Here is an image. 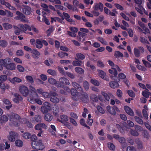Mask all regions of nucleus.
I'll list each match as a JSON object with an SVG mask.
<instances>
[{
    "label": "nucleus",
    "mask_w": 151,
    "mask_h": 151,
    "mask_svg": "<svg viewBox=\"0 0 151 151\" xmlns=\"http://www.w3.org/2000/svg\"><path fill=\"white\" fill-rule=\"evenodd\" d=\"M48 81L50 84L54 85L56 83V80L52 78H49L48 79Z\"/></svg>",
    "instance_id": "0e129e2a"
},
{
    "label": "nucleus",
    "mask_w": 151,
    "mask_h": 151,
    "mask_svg": "<svg viewBox=\"0 0 151 151\" xmlns=\"http://www.w3.org/2000/svg\"><path fill=\"white\" fill-rule=\"evenodd\" d=\"M41 6L44 8L43 10L49 13L50 12V10L48 9V6L46 4L41 3Z\"/></svg>",
    "instance_id": "7c9ffc66"
},
{
    "label": "nucleus",
    "mask_w": 151,
    "mask_h": 151,
    "mask_svg": "<svg viewBox=\"0 0 151 151\" xmlns=\"http://www.w3.org/2000/svg\"><path fill=\"white\" fill-rule=\"evenodd\" d=\"M52 119V116L50 114H47L45 115V120L47 122H50Z\"/></svg>",
    "instance_id": "cd10ccee"
},
{
    "label": "nucleus",
    "mask_w": 151,
    "mask_h": 151,
    "mask_svg": "<svg viewBox=\"0 0 151 151\" xmlns=\"http://www.w3.org/2000/svg\"><path fill=\"white\" fill-rule=\"evenodd\" d=\"M14 28L15 29V30L14 31V33L15 34L17 35H19L20 34V32H21V29L15 26Z\"/></svg>",
    "instance_id": "603ef678"
},
{
    "label": "nucleus",
    "mask_w": 151,
    "mask_h": 151,
    "mask_svg": "<svg viewBox=\"0 0 151 151\" xmlns=\"http://www.w3.org/2000/svg\"><path fill=\"white\" fill-rule=\"evenodd\" d=\"M91 83L94 85L98 86L99 85V83L97 80L92 79L91 80Z\"/></svg>",
    "instance_id": "680f3d73"
},
{
    "label": "nucleus",
    "mask_w": 151,
    "mask_h": 151,
    "mask_svg": "<svg viewBox=\"0 0 151 151\" xmlns=\"http://www.w3.org/2000/svg\"><path fill=\"white\" fill-rule=\"evenodd\" d=\"M101 94L104 96L105 99L107 101H109L110 99V97L106 93L102 91L101 92Z\"/></svg>",
    "instance_id": "49530a36"
},
{
    "label": "nucleus",
    "mask_w": 151,
    "mask_h": 151,
    "mask_svg": "<svg viewBox=\"0 0 151 151\" xmlns=\"http://www.w3.org/2000/svg\"><path fill=\"white\" fill-rule=\"evenodd\" d=\"M26 80L29 83H33L34 81L33 79L31 76H27L25 77Z\"/></svg>",
    "instance_id": "4c0bfd02"
},
{
    "label": "nucleus",
    "mask_w": 151,
    "mask_h": 151,
    "mask_svg": "<svg viewBox=\"0 0 151 151\" xmlns=\"http://www.w3.org/2000/svg\"><path fill=\"white\" fill-rule=\"evenodd\" d=\"M137 67L139 70L143 71H145L147 70L146 68L145 67L140 65H137Z\"/></svg>",
    "instance_id": "338daca9"
},
{
    "label": "nucleus",
    "mask_w": 151,
    "mask_h": 151,
    "mask_svg": "<svg viewBox=\"0 0 151 151\" xmlns=\"http://www.w3.org/2000/svg\"><path fill=\"white\" fill-rule=\"evenodd\" d=\"M8 45V43L6 41L4 40H0V45L3 47H6Z\"/></svg>",
    "instance_id": "c03bdc74"
},
{
    "label": "nucleus",
    "mask_w": 151,
    "mask_h": 151,
    "mask_svg": "<svg viewBox=\"0 0 151 151\" xmlns=\"http://www.w3.org/2000/svg\"><path fill=\"white\" fill-rule=\"evenodd\" d=\"M140 42L143 44L146 43L148 44H150L149 42L145 38L142 37H140Z\"/></svg>",
    "instance_id": "8fccbe9b"
},
{
    "label": "nucleus",
    "mask_w": 151,
    "mask_h": 151,
    "mask_svg": "<svg viewBox=\"0 0 151 151\" xmlns=\"http://www.w3.org/2000/svg\"><path fill=\"white\" fill-rule=\"evenodd\" d=\"M54 29V27L53 26H51L46 31V33H47V36H50L51 34L53 32Z\"/></svg>",
    "instance_id": "f704fd0d"
},
{
    "label": "nucleus",
    "mask_w": 151,
    "mask_h": 151,
    "mask_svg": "<svg viewBox=\"0 0 151 151\" xmlns=\"http://www.w3.org/2000/svg\"><path fill=\"white\" fill-rule=\"evenodd\" d=\"M72 86L78 91H83V89L80 85L76 82H73L72 83Z\"/></svg>",
    "instance_id": "6ab92c4d"
},
{
    "label": "nucleus",
    "mask_w": 151,
    "mask_h": 151,
    "mask_svg": "<svg viewBox=\"0 0 151 151\" xmlns=\"http://www.w3.org/2000/svg\"><path fill=\"white\" fill-rule=\"evenodd\" d=\"M135 9L138 12L141 14H143V11L145 10V9L142 6L140 5H138L137 7H136Z\"/></svg>",
    "instance_id": "b1692460"
},
{
    "label": "nucleus",
    "mask_w": 151,
    "mask_h": 151,
    "mask_svg": "<svg viewBox=\"0 0 151 151\" xmlns=\"http://www.w3.org/2000/svg\"><path fill=\"white\" fill-rule=\"evenodd\" d=\"M6 14L5 16H6L7 17H12L13 16V14L10 11L6 10Z\"/></svg>",
    "instance_id": "e2e57ef3"
},
{
    "label": "nucleus",
    "mask_w": 151,
    "mask_h": 151,
    "mask_svg": "<svg viewBox=\"0 0 151 151\" xmlns=\"http://www.w3.org/2000/svg\"><path fill=\"white\" fill-rule=\"evenodd\" d=\"M80 98L83 101L85 102L88 99V97L87 94L83 92L80 96Z\"/></svg>",
    "instance_id": "2eb2a0df"
},
{
    "label": "nucleus",
    "mask_w": 151,
    "mask_h": 151,
    "mask_svg": "<svg viewBox=\"0 0 151 151\" xmlns=\"http://www.w3.org/2000/svg\"><path fill=\"white\" fill-rule=\"evenodd\" d=\"M8 117L5 115L1 116L0 119V123L2 124L3 123L5 122L8 121Z\"/></svg>",
    "instance_id": "a878e982"
},
{
    "label": "nucleus",
    "mask_w": 151,
    "mask_h": 151,
    "mask_svg": "<svg viewBox=\"0 0 151 151\" xmlns=\"http://www.w3.org/2000/svg\"><path fill=\"white\" fill-rule=\"evenodd\" d=\"M14 96L15 98L13 99V100L14 102L17 104L19 103V101H22L23 100L22 97L17 93H15L14 94Z\"/></svg>",
    "instance_id": "9d476101"
},
{
    "label": "nucleus",
    "mask_w": 151,
    "mask_h": 151,
    "mask_svg": "<svg viewBox=\"0 0 151 151\" xmlns=\"http://www.w3.org/2000/svg\"><path fill=\"white\" fill-rule=\"evenodd\" d=\"M99 76L103 79L107 80V78L106 75V73L103 70H98Z\"/></svg>",
    "instance_id": "f8f14e48"
},
{
    "label": "nucleus",
    "mask_w": 151,
    "mask_h": 151,
    "mask_svg": "<svg viewBox=\"0 0 151 151\" xmlns=\"http://www.w3.org/2000/svg\"><path fill=\"white\" fill-rule=\"evenodd\" d=\"M109 72L111 74L113 75L114 76H111V78H113V77H116L118 73L116 68H114L112 67L111 69L109 70Z\"/></svg>",
    "instance_id": "4468645a"
},
{
    "label": "nucleus",
    "mask_w": 151,
    "mask_h": 151,
    "mask_svg": "<svg viewBox=\"0 0 151 151\" xmlns=\"http://www.w3.org/2000/svg\"><path fill=\"white\" fill-rule=\"evenodd\" d=\"M58 55L61 58H63L65 56H68V54L65 52H60L58 53Z\"/></svg>",
    "instance_id": "79ce46f5"
},
{
    "label": "nucleus",
    "mask_w": 151,
    "mask_h": 151,
    "mask_svg": "<svg viewBox=\"0 0 151 151\" xmlns=\"http://www.w3.org/2000/svg\"><path fill=\"white\" fill-rule=\"evenodd\" d=\"M5 67L7 69L10 70H15V67L14 64L13 63H8Z\"/></svg>",
    "instance_id": "393cba45"
},
{
    "label": "nucleus",
    "mask_w": 151,
    "mask_h": 151,
    "mask_svg": "<svg viewBox=\"0 0 151 151\" xmlns=\"http://www.w3.org/2000/svg\"><path fill=\"white\" fill-rule=\"evenodd\" d=\"M109 86L112 88H115L119 87V84L116 81H111L109 83Z\"/></svg>",
    "instance_id": "412c9836"
},
{
    "label": "nucleus",
    "mask_w": 151,
    "mask_h": 151,
    "mask_svg": "<svg viewBox=\"0 0 151 151\" xmlns=\"http://www.w3.org/2000/svg\"><path fill=\"white\" fill-rule=\"evenodd\" d=\"M47 72L48 73L53 76H55L57 74L55 70L51 69L48 70Z\"/></svg>",
    "instance_id": "58836bf2"
},
{
    "label": "nucleus",
    "mask_w": 151,
    "mask_h": 151,
    "mask_svg": "<svg viewBox=\"0 0 151 151\" xmlns=\"http://www.w3.org/2000/svg\"><path fill=\"white\" fill-rule=\"evenodd\" d=\"M82 61L80 60H74L72 64L73 66H81Z\"/></svg>",
    "instance_id": "c9c22d12"
},
{
    "label": "nucleus",
    "mask_w": 151,
    "mask_h": 151,
    "mask_svg": "<svg viewBox=\"0 0 151 151\" xmlns=\"http://www.w3.org/2000/svg\"><path fill=\"white\" fill-rule=\"evenodd\" d=\"M116 111L117 112H119L120 110L117 106H114L111 108V111H109V113L112 115H115L116 113Z\"/></svg>",
    "instance_id": "a211bd4d"
},
{
    "label": "nucleus",
    "mask_w": 151,
    "mask_h": 151,
    "mask_svg": "<svg viewBox=\"0 0 151 151\" xmlns=\"http://www.w3.org/2000/svg\"><path fill=\"white\" fill-rule=\"evenodd\" d=\"M20 93L24 96H29L30 97V100L32 101L34 99L37 97V94L36 92V90L34 88H32V91L29 90L27 87L24 86H21L19 88Z\"/></svg>",
    "instance_id": "f257e3e1"
},
{
    "label": "nucleus",
    "mask_w": 151,
    "mask_h": 151,
    "mask_svg": "<svg viewBox=\"0 0 151 151\" xmlns=\"http://www.w3.org/2000/svg\"><path fill=\"white\" fill-rule=\"evenodd\" d=\"M23 137L25 139H28L31 137V135L29 132H25L23 134Z\"/></svg>",
    "instance_id": "13d9d810"
},
{
    "label": "nucleus",
    "mask_w": 151,
    "mask_h": 151,
    "mask_svg": "<svg viewBox=\"0 0 151 151\" xmlns=\"http://www.w3.org/2000/svg\"><path fill=\"white\" fill-rule=\"evenodd\" d=\"M31 8L27 6L23 9L24 13L26 15H29L30 14Z\"/></svg>",
    "instance_id": "c756f323"
},
{
    "label": "nucleus",
    "mask_w": 151,
    "mask_h": 151,
    "mask_svg": "<svg viewBox=\"0 0 151 151\" xmlns=\"http://www.w3.org/2000/svg\"><path fill=\"white\" fill-rule=\"evenodd\" d=\"M35 128L36 130L42 131V128L46 129L47 128V126L44 123H40L36 124L35 126Z\"/></svg>",
    "instance_id": "0eeeda50"
},
{
    "label": "nucleus",
    "mask_w": 151,
    "mask_h": 151,
    "mask_svg": "<svg viewBox=\"0 0 151 151\" xmlns=\"http://www.w3.org/2000/svg\"><path fill=\"white\" fill-rule=\"evenodd\" d=\"M16 14L17 15V18L18 20H20L21 21H25L24 19L25 17V16L22 13L19 11H17Z\"/></svg>",
    "instance_id": "dca6fc26"
},
{
    "label": "nucleus",
    "mask_w": 151,
    "mask_h": 151,
    "mask_svg": "<svg viewBox=\"0 0 151 151\" xmlns=\"http://www.w3.org/2000/svg\"><path fill=\"white\" fill-rule=\"evenodd\" d=\"M31 145L33 148L36 150H42L44 148V145L42 143L41 140H39L38 141H32L31 143Z\"/></svg>",
    "instance_id": "f03ea898"
},
{
    "label": "nucleus",
    "mask_w": 151,
    "mask_h": 151,
    "mask_svg": "<svg viewBox=\"0 0 151 151\" xmlns=\"http://www.w3.org/2000/svg\"><path fill=\"white\" fill-rule=\"evenodd\" d=\"M91 100L94 102H97L98 101V99L96 95L94 94H92L91 96Z\"/></svg>",
    "instance_id": "37998d69"
},
{
    "label": "nucleus",
    "mask_w": 151,
    "mask_h": 151,
    "mask_svg": "<svg viewBox=\"0 0 151 151\" xmlns=\"http://www.w3.org/2000/svg\"><path fill=\"white\" fill-rule=\"evenodd\" d=\"M19 27L22 29L23 31H26L27 30L29 31L31 30V28L30 26L28 24H20Z\"/></svg>",
    "instance_id": "ddd939ff"
},
{
    "label": "nucleus",
    "mask_w": 151,
    "mask_h": 151,
    "mask_svg": "<svg viewBox=\"0 0 151 151\" xmlns=\"http://www.w3.org/2000/svg\"><path fill=\"white\" fill-rule=\"evenodd\" d=\"M116 126L119 131L121 133L124 132V127L123 126L120 125L118 124H116Z\"/></svg>",
    "instance_id": "2f4dec72"
},
{
    "label": "nucleus",
    "mask_w": 151,
    "mask_h": 151,
    "mask_svg": "<svg viewBox=\"0 0 151 151\" xmlns=\"http://www.w3.org/2000/svg\"><path fill=\"white\" fill-rule=\"evenodd\" d=\"M18 136V134L17 133L11 131L9 132V135L8 136V139L11 142H14L15 140Z\"/></svg>",
    "instance_id": "423d86ee"
},
{
    "label": "nucleus",
    "mask_w": 151,
    "mask_h": 151,
    "mask_svg": "<svg viewBox=\"0 0 151 151\" xmlns=\"http://www.w3.org/2000/svg\"><path fill=\"white\" fill-rule=\"evenodd\" d=\"M3 25L4 28L6 29H10L12 27V25L8 23H4Z\"/></svg>",
    "instance_id": "e433bc0d"
},
{
    "label": "nucleus",
    "mask_w": 151,
    "mask_h": 151,
    "mask_svg": "<svg viewBox=\"0 0 151 151\" xmlns=\"http://www.w3.org/2000/svg\"><path fill=\"white\" fill-rule=\"evenodd\" d=\"M134 52L136 57L139 58L140 57L141 54L139 50L138 49L136 48H134Z\"/></svg>",
    "instance_id": "c85d7f7f"
},
{
    "label": "nucleus",
    "mask_w": 151,
    "mask_h": 151,
    "mask_svg": "<svg viewBox=\"0 0 151 151\" xmlns=\"http://www.w3.org/2000/svg\"><path fill=\"white\" fill-rule=\"evenodd\" d=\"M51 109L50 104L47 102H45L41 108L42 112L44 113H47Z\"/></svg>",
    "instance_id": "7ed1b4c3"
},
{
    "label": "nucleus",
    "mask_w": 151,
    "mask_h": 151,
    "mask_svg": "<svg viewBox=\"0 0 151 151\" xmlns=\"http://www.w3.org/2000/svg\"><path fill=\"white\" fill-rule=\"evenodd\" d=\"M77 91L78 90L76 89H72L70 91L71 94L74 96H77L78 94Z\"/></svg>",
    "instance_id": "ea45409f"
},
{
    "label": "nucleus",
    "mask_w": 151,
    "mask_h": 151,
    "mask_svg": "<svg viewBox=\"0 0 151 151\" xmlns=\"http://www.w3.org/2000/svg\"><path fill=\"white\" fill-rule=\"evenodd\" d=\"M52 110H53V113L55 115L58 114L59 110V108L57 105H55L52 107Z\"/></svg>",
    "instance_id": "bf43d9fd"
},
{
    "label": "nucleus",
    "mask_w": 151,
    "mask_h": 151,
    "mask_svg": "<svg viewBox=\"0 0 151 151\" xmlns=\"http://www.w3.org/2000/svg\"><path fill=\"white\" fill-rule=\"evenodd\" d=\"M17 70L20 72H23L24 70V68L22 65H18L17 66Z\"/></svg>",
    "instance_id": "774afa93"
},
{
    "label": "nucleus",
    "mask_w": 151,
    "mask_h": 151,
    "mask_svg": "<svg viewBox=\"0 0 151 151\" xmlns=\"http://www.w3.org/2000/svg\"><path fill=\"white\" fill-rule=\"evenodd\" d=\"M63 16L65 17V20L68 22H74L75 21L72 19H70V16L69 15L68 13L63 12Z\"/></svg>",
    "instance_id": "aec40b11"
},
{
    "label": "nucleus",
    "mask_w": 151,
    "mask_h": 151,
    "mask_svg": "<svg viewBox=\"0 0 151 151\" xmlns=\"http://www.w3.org/2000/svg\"><path fill=\"white\" fill-rule=\"evenodd\" d=\"M114 56L116 58H123L124 57L122 53L118 51H115L114 54Z\"/></svg>",
    "instance_id": "473e14b6"
},
{
    "label": "nucleus",
    "mask_w": 151,
    "mask_h": 151,
    "mask_svg": "<svg viewBox=\"0 0 151 151\" xmlns=\"http://www.w3.org/2000/svg\"><path fill=\"white\" fill-rule=\"evenodd\" d=\"M96 108L97 110L99 111L100 113L102 114H104L105 113V111L100 106H97L96 107Z\"/></svg>",
    "instance_id": "3c124183"
},
{
    "label": "nucleus",
    "mask_w": 151,
    "mask_h": 151,
    "mask_svg": "<svg viewBox=\"0 0 151 151\" xmlns=\"http://www.w3.org/2000/svg\"><path fill=\"white\" fill-rule=\"evenodd\" d=\"M10 121H14V120H19L21 119V116L18 114L14 112L11 113L8 116Z\"/></svg>",
    "instance_id": "39448f33"
},
{
    "label": "nucleus",
    "mask_w": 151,
    "mask_h": 151,
    "mask_svg": "<svg viewBox=\"0 0 151 151\" xmlns=\"http://www.w3.org/2000/svg\"><path fill=\"white\" fill-rule=\"evenodd\" d=\"M83 86L86 91L88 90L89 87V84L86 81H84L83 82Z\"/></svg>",
    "instance_id": "a19ab883"
},
{
    "label": "nucleus",
    "mask_w": 151,
    "mask_h": 151,
    "mask_svg": "<svg viewBox=\"0 0 151 151\" xmlns=\"http://www.w3.org/2000/svg\"><path fill=\"white\" fill-rule=\"evenodd\" d=\"M142 114L144 118L146 119H147L148 118L147 113L146 110L143 109L142 110Z\"/></svg>",
    "instance_id": "4d7b16f0"
},
{
    "label": "nucleus",
    "mask_w": 151,
    "mask_h": 151,
    "mask_svg": "<svg viewBox=\"0 0 151 151\" xmlns=\"http://www.w3.org/2000/svg\"><path fill=\"white\" fill-rule=\"evenodd\" d=\"M59 81L63 87L64 86V85H68L70 84V82L69 80L67 78L64 77H61L59 79Z\"/></svg>",
    "instance_id": "9b49d317"
},
{
    "label": "nucleus",
    "mask_w": 151,
    "mask_h": 151,
    "mask_svg": "<svg viewBox=\"0 0 151 151\" xmlns=\"http://www.w3.org/2000/svg\"><path fill=\"white\" fill-rule=\"evenodd\" d=\"M60 118L64 122H67L68 120V116L65 115H61L60 116Z\"/></svg>",
    "instance_id": "052dcab7"
},
{
    "label": "nucleus",
    "mask_w": 151,
    "mask_h": 151,
    "mask_svg": "<svg viewBox=\"0 0 151 151\" xmlns=\"http://www.w3.org/2000/svg\"><path fill=\"white\" fill-rule=\"evenodd\" d=\"M127 93L131 97L133 98L135 97V94L131 90H129L127 91Z\"/></svg>",
    "instance_id": "69168bd1"
},
{
    "label": "nucleus",
    "mask_w": 151,
    "mask_h": 151,
    "mask_svg": "<svg viewBox=\"0 0 151 151\" xmlns=\"http://www.w3.org/2000/svg\"><path fill=\"white\" fill-rule=\"evenodd\" d=\"M58 94L55 92H51V96L50 97V101L52 103L57 104L59 101V99L57 97Z\"/></svg>",
    "instance_id": "20e7f679"
},
{
    "label": "nucleus",
    "mask_w": 151,
    "mask_h": 151,
    "mask_svg": "<svg viewBox=\"0 0 151 151\" xmlns=\"http://www.w3.org/2000/svg\"><path fill=\"white\" fill-rule=\"evenodd\" d=\"M11 62V60L9 58H7L4 59H1V64H3L5 67L6 66V65L8 64V63H10Z\"/></svg>",
    "instance_id": "f3484780"
},
{
    "label": "nucleus",
    "mask_w": 151,
    "mask_h": 151,
    "mask_svg": "<svg viewBox=\"0 0 151 151\" xmlns=\"http://www.w3.org/2000/svg\"><path fill=\"white\" fill-rule=\"evenodd\" d=\"M108 146L110 150H115V146L112 143H108Z\"/></svg>",
    "instance_id": "de8ad7c7"
},
{
    "label": "nucleus",
    "mask_w": 151,
    "mask_h": 151,
    "mask_svg": "<svg viewBox=\"0 0 151 151\" xmlns=\"http://www.w3.org/2000/svg\"><path fill=\"white\" fill-rule=\"evenodd\" d=\"M16 145L19 147H22L23 145V142L20 140H16L15 142Z\"/></svg>",
    "instance_id": "864d4df0"
},
{
    "label": "nucleus",
    "mask_w": 151,
    "mask_h": 151,
    "mask_svg": "<svg viewBox=\"0 0 151 151\" xmlns=\"http://www.w3.org/2000/svg\"><path fill=\"white\" fill-rule=\"evenodd\" d=\"M32 53L35 55V58H38V56L40 55V52L38 51L35 50H32Z\"/></svg>",
    "instance_id": "6e6d98bb"
},
{
    "label": "nucleus",
    "mask_w": 151,
    "mask_h": 151,
    "mask_svg": "<svg viewBox=\"0 0 151 151\" xmlns=\"http://www.w3.org/2000/svg\"><path fill=\"white\" fill-rule=\"evenodd\" d=\"M93 8L95 11H98L99 9L100 12H102L103 9V5L101 2L95 3L94 4Z\"/></svg>",
    "instance_id": "6e6552de"
},
{
    "label": "nucleus",
    "mask_w": 151,
    "mask_h": 151,
    "mask_svg": "<svg viewBox=\"0 0 151 151\" xmlns=\"http://www.w3.org/2000/svg\"><path fill=\"white\" fill-rule=\"evenodd\" d=\"M76 58H75V59L76 60H83L85 58V56L84 55L80 52L76 53Z\"/></svg>",
    "instance_id": "4be33fe9"
},
{
    "label": "nucleus",
    "mask_w": 151,
    "mask_h": 151,
    "mask_svg": "<svg viewBox=\"0 0 151 151\" xmlns=\"http://www.w3.org/2000/svg\"><path fill=\"white\" fill-rule=\"evenodd\" d=\"M126 76L124 73H119L118 75V79L119 80H120V79H124L126 78Z\"/></svg>",
    "instance_id": "a18cd8bd"
},
{
    "label": "nucleus",
    "mask_w": 151,
    "mask_h": 151,
    "mask_svg": "<svg viewBox=\"0 0 151 151\" xmlns=\"http://www.w3.org/2000/svg\"><path fill=\"white\" fill-rule=\"evenodd\" d=\"M134 118L135 121L141 125L143 124L144 122L142 119L140 118L137 116H135Z\"/></svg>",
    "instance_id": "72a5a7b5"
},
{
    "label": "nucleus",
    "mask_w": 151,
    "mask_h": 151,
    "mask_svg": "<svg viewBox=\"0 0 151 151\" xmlns=\"http://www.w3.org/2000/svg\"><path fill=\"white\" fill-rule=\"evenodd\" d=\"M142 62L146 67L148 68H151V64L150 63L144 60H142Z\"/></svg>",
    "instance_id": "09e8293b"
},
{
    "label": "nucleus",
    "mask_w": 151,
    "mask_h": 151,
    "mask_svg": "<svg viewBox=\"0 0 151 151\" xmlns=\"http://www.w3.org/2000/svg\"><path fill=\"white\" fill-rule=\"evenodd\" d=\"M42 118L41 115H36L31 119V121L32 123L40 122H42Z\"/></svg>",
    "instance_id": "1a4fd4ad"
},
{
    "label": "nucleus",
    "mask_w": 151,
    "mask_h": 151,
    "mask_svg": "<svg viewBox=\"0 0 151 151\" xmlns=\"http://www.w3.org/2000/svg\"><path fill=\"white\" fill-rule=\"evenodd\" d=\"M36 47L39 49L41 48L43 46L42 40L37 39L35 43Z\"/></svg>",
    "instance_id": "5701e85b"
},
{
    "label": "nucleus",
    "mask_w": 151,
    "mask_h": 151,
    "mask_svg": "<svg viewBox=\"0 0 151 151\" xmlns=\"http://www.w3.org/2000/svg\"><path fill=\"white\" fill-rule=\"evenodd\" d=\"M42 22H45L47 25L50 24V23L49 20L46 17L44 16H43L42 19Z\"/></svg>",
    "instance_id": "5fc2aeb1"
},
{
    "label": "nucleus",
    "mask_w": 151,
    "mask_h": 151,
    "mask_svg": "<svg viewBox=\"0 0 151 151\" xmlns=\"http://www.w3.org/2000/svg\"><path fill=\"white\" fill-rule=\"evenodd\" d=\"M75 70L76 73L81 74H83L84 71L83 69L78 67L75 68Z\"/></svg>",
    "instance_id": "bb28decb"
}]
</instances>
